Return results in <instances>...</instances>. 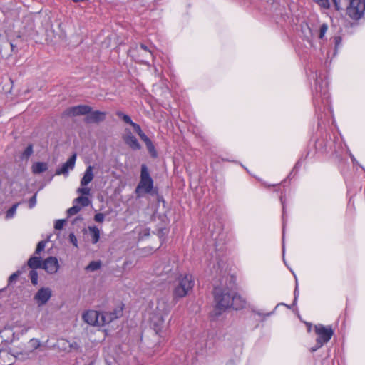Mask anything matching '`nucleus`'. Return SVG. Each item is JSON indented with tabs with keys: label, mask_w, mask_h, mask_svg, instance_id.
<instances>
[{
	"label": "nucleus",
	"mask_w": 365,
	"mask_h": 365,
	"mask_svg": "<svg viewBox=\"0 0 365 365\" xmlns=\"http://www.w3.org/2000/svg\"><path fill=\"white\" fill-rule=\"evenodd\" d=\"M101 262L100 261H92L88 266L86 267V270L89 272H94L100 269Z\"/></svg>",
	"instance_id": "obj_23"
},
{
	"label": "nucleus",
	"mask_w": 365,
	"mask_h": 365,
	"mask_svg": "<svg viewBox=\"0 0 365 365\" xmlns=\"http://www.w3.org/2000/svg\"><path fill=\"white\" fill-rule=\"evenodd\" d=\"M14 357V355L10 354L6 351H0V364L10 365Z\"/></svg>",
	"instance_id": "obj_18"
},
{
	"label": "nucleus",
	"mask_w": 365,
	"mask_h": 365,
	"mask_svg": "<svg viewBox=\"0 0 365 365\" xmlns=\"http://www.w3.org/2000/svg\"><path fill=\"white\" fill-rule=\"evenodd\" d=\"M332 1L337 10L341 9V1H344L346 4H349L346 9L347 14L354 19H359L365 11L364 0H332Z\"/></svg>",
	"instance_id": "obj_2"
},
{
	"label": "nucleus",
	"mask_w": 365,
	"mask_h": 365,
	"mask_svg": "<svg viewBox=\"0 0 365 365\" xmlns=\"http://www.w3.org/2000/svg\"><path fill=\"white\" fill-rule=\"evenodd\" d=\"M106 113L105 112L96 110L90 111L85 118V122L86 123H98L102 122L106 118Z\"/></svg>",
	"instance_id": "obj_14"
},
{
	"label": "nucleus",
	"mask_w": 365,
	"mask_h": 365,
	"mask_svg": "<svg viewBox=\"0 0 365 365\" xmlns=\"http://www.w3.org/2000/svg\"><path fill=\"white\" fill-rule=\"evenodd\" d=\"M151 321H152L153 325L155 327V329H156V331L158 332V330L160 329V328H158V327H160L163 323V319L162 317H157L156 322L155 321V317H153V318L151 319Z\"/></svg>",
	"instance_id": "obj_30"
},
{
	"label": "nucleus",
	"mask_w": 365,
	"mask_h": 365,
	"mask_svg": "<svg viewBox=\"0 0 365 365\" xmlns=\"http://www.w3.org/2000/svg\"><path fill=\"white\" fill-rule=\"evenodd\" d=\"M315 333L318 336L316 339V346L311 349V351L314 352L319 348L327 344L332 337L334 331L330 326L325 327L322 324L315 326Z\"/></svg>",
	"instance_id": "obj_6"
},
{
	"label": "nucleus",
	"mask_w": 365,
	"mask_h": 365,
	"mask_svg": "<svg viewBox=\"0 0 365 365\" xmlns=\"http://www.w3.org/2000/svg\"><path fill=\"white\" fill-rule=\"evenodd\" d=\"M157 269H158V270H156V274H158V275H161L163 274H168L172 269L170 265H164L162 269H160V267H158Z\"/></svg>",
	"instance_id": "obj_28"
},
{
	"label": "nucleus",
	"mask_w": 365,
	"mask_h": 365,
	"mask_svg": "<svg viewBox=\"0 0 365 365\" xmlns=\"http://www.w3.org/2000/svg\"><path fill=\"white\" fill-rule=\"evenodd\" d=\"M123 121L128 124H130V125H132V124L134 123L132 121L130 117L128 115L125 114V115H123Z\"/></svg>",
	"instance_id": "obj_43"
},
{
	"label": "nucleus",
	"mask_w": 365,
	"mask_h": 365,
	"mask_svg": "<svg viewBox=\"0 0 365 365\" xmlns=\"http://www.w3.org/2000/svg\"><path fill=\"white\" fill-rule=\"evenodd\" d=\"M81 210V207L78 205H74L67 210V215L68 217L77 214Z\"/></svg>",
	"instance_id": "obj_27"
},
{
	"label": "nucleus",
	"mask_w": 365,
	"mask_h": 365,
	"mask_svg": "<svg viewBox=\"0 0 365 365\" xmlns=\"http://www.w3.org/2000/svg\"><path fill=\"white\" fill-rule=\"evenodd\" d=\"M129 53L135 61L143 64L148 65L154 59L152 50L143 43L130 48Z\"/></svg>",
	"instance_id": "obj_4"
},
{
	"label": "nucleus",
	"mask_w": 365,
	"mask_h": 365,
	"mask_svg": "<svg viewBox=\"0 0 365 365\" xmlns=\"http://www.w3.org/2000/svg\"><path fill=\"white\" fill-rule=\"evenodd\" d=\"M36 195L37 193H35L29 200V207L33 208L36 204Z\"/></svg>",
	"instance_id": "obj_37"
},
{
	"label": "nucleus",
	"mask_w": 365,
	"mask_h": 365,
	"mask_svg": "<svg viewBox=\"0 0 365 365\" xmlns=\"http://www.w3.org/2000/svg\"><path fill=\"white\" fill-rule=\"evenodd\" d=\"M195 282L191 274L180 276L176 282L173 291L175 299L182 298L189 294L194 287Z\"/></svg>",
	"instance_id": "obj_1"
},
{
	"label": "nucleus",
	"mask_w": 365,
	"mask_h": 365,
	"mask_svg": "<svg viewBox=\"0 0 365 365\" xmlns=\"http://www.w3.org/2000/svg\"><path fill=\"white\" fill-rule=\"evenodd\" d=\"M29 343L34 349H36L40 346V341L36 339H31Z\"/></svg>",
	"instance_id": "obj_36"
},
{
	"label": "nucleus",
	"mask_w": 365,
	"mask_h": 365,
	"mask_svg": "<svg viewBox=\"0 0 365 365\" xmlns=\"http://www.w3.org/2000/svg\"><path fill=\"white\" fill-rule=\"evenodd\" d=\"M153 187V181L150 175L148 169L145 164L141 165L140 179L136 187L135 193L138 197L150 193Z\"/></svg>",
	"instance_id": "obj_5"
},
{
	"label": "nucleus",
	"mask_w": 365,
	"mask_h": 365,
	"mask_svg": "<svg viewBox=\"0 0 365 365\" xmlns=\"http://www.w3.org/2000/svg\"><path fill=\"white\" fill-rule=\"evenodd\" d=\"M123 139L125 143L133 150L140 149V145L137 138L131 133V132L126 129L125 133L123 136Z\"/></svg>",
	"instance_id": "obj_15"
},
{
	"label": "nucleus",
	"mask_w": 365,
	"mask_h": 365,
	"mask_svg": "<svg viewBox=\"0 0 365 365\" xmlns=\"http://www.w3.org/2000/svg\"><path fill=\"white\" fill-rule=\"evenodd\" d=\"M146 145V147L148 150V151L150 152V153L153 156V157H155L157 155L156 154V151L155 150V147L154 145H153V143L151 140L145 143Z\"/></svg>",
	"instance_id": "obj_31"
},
{
	"label": "nucleus",
	"mask_w": 365,
	"mask_h": 365,
	"mask_svg": "<svg viewBox=\"0 0 365 365\" xmlns=\"http://www.w3.org/2000/svg\"><path fill=\"white\" fill-rule=\"evenodd\" d=\"M69 240L73 244V245H74L76 247H78V240L73 233H71L69 235Z\"/></svg>",
	"instance_id": "obj_40"
},
{
	"label": "nucleus",
	"mask_w": 365,
	"mask_h": 365,
	"mask_svg": "<svg viewBox=\"0 0 365 365\" xmlns=\"http://www.w3.org/2000/svg\"><path fill=\"white\" fill-rule=\"evenodd\" d=\"M77 155L73 153L68 160L63 163L61 168L56 170V175H68L70 170H73L75 166Z\"/></svg>",
	"instance_id": "obj_12"
},
{
	"label": "nucleus",
	"mask_w": 365,
	"mask_h": 365,
	"mask_svg": "<svg viewBox=\"0 0 365 365\" xmlns=\"http://www.w3.org/2000/svg\"><path fill=\"white\" fill-rule=\"evenodd\" d=\"M327 29H328V26L326 24H323L320 26L319 35V38L322 39L324 38L326 32L327 31Z\"/></svg>",
	"instance_id": "obj_34"
},
{
	"label": "nucleus",
	"mask_w": 365,
	"mask_h": 365,
	"mask_svg": "<svg viewBox=\"0 0 365 365\" xmlns=\"http://www.w3.org/2000/svg\"><path fill=\"white\" fill-rule=\"evenodd\" d=\"M43 262L38 257H31L28 260L27 264L31 269H37L42 267Z\"/></svg>",
	"instance_id": "obj_19"
},
{
	"label": "nucleus",
	"mask_w": 365,
	"mask_h": 365,
	"mask_svg": "<svg viewBox=\"0 0 365 365\" xmlns=\"http://www.w3.org/2000/svg\"><path fill=\"white\" fill-rule=\"evenodd\" d=\"M138 135L140 136L141 140H143L145 143L150 140L143 132L140 133Z\"/></svg>",
	"instance_id": "obj_44"
},
{
	"label": "nucleus",
	"mask_w": 365,
	"mask_h": 365,
	"mask_svg": "<svg viewBox=\"0 0 365 365\" xmlns=\"http://www.w3.org/2000/svg\"><path fill=\"white\" fill-rule=\"evenodd\" d=\"M30 279L31 283L34 285H36L38 284V273L35 270H31L29 273Z\"/></svg>",
	"instance_id": "obj_29"
},
{
	"label": "nucleus",
	"mask_w": 365,
	"mask_h": 365,
	"mask_svg": "<svg viewBox=\"0 0 365 365\" xmlns=\"http://www.w3.org/2000/svg\"><path fill=\"white\" fill-rule=\"evenodd\" d=\"M131 126L133 128L134 130H135V131L138 135L143 132V131H142V130H141V128H140V125H138L137 123H133L132 124V125H131Z\"/></svg>",
	"instance_id": "obj_42"
},
{
	"label": "nucleus",
	"mask_w": 365,
	"mask_h": 365,
	"mask_svg": "<svg viewBox=\"0 0 365 365\" xmlns=\"http://www.w3.org/2000/svg\"><path fill=\"white\" fill-rule=\"evenodd\" d=\"M42 269L46 271L48 274H55L59 269L58 259L56 257H48L42 264Z\"/></svg>",
	"instance_id": "obj_11"
},
{
	"label": "nucleus",
	"mask_w": 365,
	"mask_h": 365,
	"mask_svg": "<svg viewBox=\"0 0 365 365\" xmlns=\"http://www.w3.org/2000/svg\"><path fill=\"white\" fill-rule=\"evenodd\" d=\"M122 314V309H117L113 312H100V326L110 323L114 319L120 317Z\"/></svg>",
	"instance_id": "obj_9"
},
{
	"label": "nucleus",
	"mask_w": 365,
	"mask_h": 365,
	"mask_svg": "<svg viewBox=\"0 0 365 365\" xmlns=\"http://www.w3.org/2000/svg\"><path fill=\"white\" fill-rule=\"evenodd\" d=\"M104 218H105V216H104V215L103 213H97L94 216V220L97 222H103Z\"/></svg>",
	"instance_id": "obj_41"
},
{
	"label": "nucleus",
	"mask_w": 365,
	"mask_h": 365,
	"mask_svg": "<svg viewBox=\"0 0 365 365\" xmlns=\"http://www.w3.org/2000/svg\"><path fill=\"white\" fill-rule=\"evenodd\" d=\"M233 292L227 289L216 287L214 290L216 309L221 312L231 307Z\"/></svg>",
	"instance_id": "obj_3"
},
{
	"label": "nucleus",
	"mask_w": 365,
	"mask_h": 365,
	"mask_svg": "<svg viewBox=\"0 0 365 365\" xmlns=\"http://www.w3.org/2000/svg\"><path fill=\"white\" fill-rule=\"evenodd\" d=\"M88 230L90 231V234L91 236V241L93 244H96L98 242L100 238V231L99 229L96 227H88Z\"/></svg>",
	"instance_id": "obj_21"
},
{
	"label": "nucleus",
	"mask_w": 365,
	"mask_h": 365,
	"mask_svg": "<svg viewBox=\"0 0 365 365\" xmlns=\"http://www.w3.org/2000/svg\"><path fill=\"white\" fill-rule=\"evenodd\" d=\"M65 223V220H58L56 223H55V225H54V227L56 230H61L63 227V225Z\"/></svg>",
	"instance_id": "obj_39"
},
{
	"label": "nucleus",
	"mask_w": 365,
	"mask_h": 365,
	"mask_svg": "<svg viewBox=\"0 0 365 365\" xmlns=\"http://www.w3.org/2000/svg\"><path fill=\"white\" fill-rule=\"evenodd\" d=\"M19 205V203H16L10 209L8 210L6 214V219L12 218L14 216Z\"/></svg>",
	"instance_id": "obj_26"
},
{
	"label": "nucleus",
	"mask_w": 365,
	"mask_h": 365,
	"mask_svg": "<svg viewBox=\"0 0 365 365\" xmlns=\"http://www.w3.org/2000/svg\"><path fill=\"white\" fill-rule=\"evenodd\" d=\"M93 167L89 165L87 167L83 178L81 180V185L83 187L86 186L89 184L93 179L94 175L93 173Z\"/></svg>",
	"instance_id": "obj_17"
},
{
	"label": "nucleus",
	"mask_w": 365,
	"mask_h": 365,
	"mask_svg": "<svg viewBox=\"0 0 365 365\" xmlns=\"http://www.w3.org/2000/svg\"><path fill=\"white\" fill-rule=\"evenodd\" d=\"M314 1L324 9H328L329 7V2L328 0H314Z\"/></svg>",
	"instance_id": "obj_35"
},
{
	"label": "nucleus",
	"mask_w": 365,
	"mask_h": 365,
	"mask_svg": "<svg viewBox=\"0 0 365 365\" xmlns=\"http://www.w3.org/2000/svg\"><path fill=\"white\" fill-rule=\"evenodd\" d=\"M21 28L19 31L23 36H30L34 30L35 24L34 17L31 14L26 15L23 17L21 21Z\"/></svg>",
	"instance_id": "obj_8"
},
{
	"label": "nucleus",
	"mask_w": 365,
	"mask_h": 365,
	"mask_svg": "<svg viewBox=\"0 0 365 365\" xmlns=\"http://www.w3.org/2000/svg\"><path fill=\"white\" fill-rule=\"evenodd\" d=\"M73 203L80 204L81 207H87L91 204V200L86 196H79L73 200Z\"/></svg>",
	"instance_id": "obj_22"
},
{
	"label": "nucleus",
	"mask_w": 365,
	"mask_h": 365,
	"mask_svg": "<svg viewBox=\"0 0 365 365\" xmlns=\"http://www.w3.org/2000/svg\"><path fill=\"white\" fill-rule=\"evenodd\" d=\"M10 45H11V51L14 53H16L17 48H16V46L12 42L10 43Z\"/></svg>",
	"instance_id": "obj_45"
},
{
	"label": "nucleus",
	"mask_w": 365,
	"mask_h": 365,
	"mask_svg": "<svg viewBox=\"0 0 365 365\" xmlns=\"http://www.w3.org/2000/svg\"><path fill=\"white\" fill-rule=\"evenodd\" d=\"M33 153V145H29L21 155V159L28 160Z\"/></svg>",
	"instance_id": "obj_25"
},
{
	"label": "nucleus",
	"mask_w": 365,
	"mask_h": 365,
	"mask_svg": "<svg viewBox=\"0 0 365 365\" xmlns=\"http://www.w3.org/2000/svg\"><path fill=\"white\" fill-rule=\"evenodd\" d=\"M116 115L118 116L120 118H123V116L125 115V114H124L122 111H117L116 112Z\"/></svg>",
	"instance_id": "obj_46"
},
{
	"label": "nucleus",
	"mask_w": 365,
	"mask_h": 365,
	"mask_svg": "<svg viewBox=\"0 0 365 365\" xmlns=\"http://www.w3.org/2000/svg\"><path fill=\"white\" fill-rule=\"evenodd\" d=\"M51 289L48 287L41 288L34 295V300L38 306L45 304L51 297Z\"/></svg>",
	"instance_id": "obj_10"
},
{
	"label": "nucleus",
	"mask_w": 365,
	"mask_h": 365,
	"mask_svg": "<svg viewBox=\"0 0 365 365\" xmlns=\"http://www.w3.org/2000/svg\"><path fill=\"white\" fill-rule=\"evenodd\" d=\"M20 274L21 272L19 271L13 273L9 278V283L11 284L15 282L20 275Z\"/></svg>",
	"instance_id": "obj_38"
},
{
	"label": "nucleus",
	"mask_w": 365,
	"mask_h": 365,
	"mask_svg": "<svg viewBox=\"0 0 365 365\" xmlns=\"http://www.w3.org/2000/svg\"><path fill=\"white\" fill-rule=\"evenodd\" d=\"M46 244V241H43V240L40 241L37 245L35 253L38 255L41 251H43L45 248Z\"/></svg>",
	"instance_id": "obj_33"
},
{
	"label": "nucleus",
	"mask_w": 365,
	"mask_h": 365,
	"mask_svg": "<svg viewBox=\"0 0 365 365\" xmlns=\"http://www.w3.org/2000/svg\"><path fill=\"white\" fill-rule=\"evenodd\" d=\"M247 304V302L241 296L236 294L233 292L232 298V305L235 309H243Z\"/></svg>",
	"instance_id": "obj_16"
},
{
	"label": "nucleus",
	"mask_w": 365,
	"mask_h": 365,
	"mask_svg": "<svg viewBox=\"0 0 365 365\" xmlns=\"http://www.w3.org/2000/svg\"><path fill=\"white\" fill-rule=\"evenodd\" d=\"M83 319L90 325L100 326V312L90 310L83 314Z\"/></svg>",
	"instance_id": "obj_13"
},
{
	"label": "nucleus",
	"mask_w": 365,
	"mask_h": 365,
	"mask_svg": "<svg viewBox=\"0 0 365 365\" xmlns=\"http://www.w3.org/2000/svg\"><path fill=\"white\" fill-rule=\"evenodd\" d=\"M63 345H66V344L68 345V347H69L68 351H81V346L76 341H73L72 343H69L67 341H63Z\"/></svg>",
	"instance_id": "obj_24"
},
{
	"label": "nucleus",
	"mask_w": 365,
	"mask_h": 365,
	"mask_svg": "<svg viewBox=\"0 0 365 365\" xmlns=\"http://www.w3.org/2000/svg\"><path fill=\"white\" fill-rule=\"evenodd\" d=\"M91 111V107L87 105H78L68 108L64 112L63 115L76 117L78 115H85Z\"/></svg>",
	"instance_id": "obj_7"
},
{
	"label": "nucleus",
	"mask_w": 365,
	"mask_h": 365,
	"mask_svg": "<svg viewBox=\"0 0 365 365\" xmlns=\"http://www.w3.org/2000/svg\"><path fill=\"white\" fill-rule=\"evenodd\" d=\"M48 169V165L46 163L38 162L32 165V172L35 174L41 173Z\"/></svg>",
	"instance_id": "obj_20"
},
{
	"label": "nucleus",
	"mask_w": 365,
	"mask_h": 365,
	"mask_svg": "<svg viewBox=\"0 0 365 365\" xmlns=\"http://www.w3.org/2000/svg\"><path fill=\"white\" fill-rule=\"evenodd\" d=\"M77 193L82 195V196L87 197L90 195L91 190L88 187H79L76 190Z\"/></svg>",
	"instance_id": "obj_32"
}]
</instances>
